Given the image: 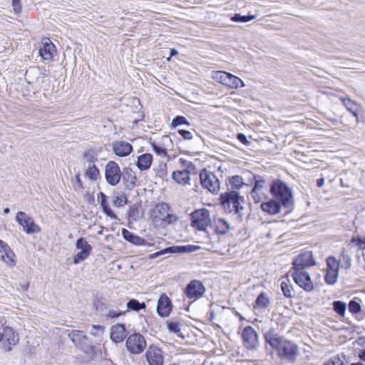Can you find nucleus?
I'll list each match as a JSON object with an SVG mask.
<instances>
[{"label": "nucleus", "mask_w": 365, "mask_h": 365, "mask_svg": "<svg viewBox=\"0 0 365 365\" xmlns=\"http://www.w3.org/2000/svg\"><path fill=\"white\" fill-rule=\"evenodd\" d=\"M269 304V297L264 293H261L256 299L255 308L264 309L267 307Z\"/></svg>", "instance_id": "f704fd0d"}, {"label": "nucleus", "mask_w": 365, "mask_h": 365, "mask_svg": "<svg viewBox=\"0 0 365 365\" xmlns=\"http://www.w3.org/2000/svg\"><path fill=\"white\" fill-rule=\"evenodd\" d=\"M153 170H155L156 175L162 179H163L168 175L166 163L160 162L158 168H154Z\"/></svg>", "instance_id": "de8ad7c7"}, {"label": "nucleus", "mask_w": 365, "mask_h": 365, "mask_svg": "<svg viewBox=\"0 0 365 365\" xmlns=\"http://www.w3.org/2000/svg\"><path fill=\"white\" fill-rule=\"evenodd\" d=\"M177 132L182 138L183 140H188L193 138L192 133L187 130L178 129Z\"/></svg>", "instance_id": "4d7b16f0"}, {"label": "nucleus", "mask_w": 365, "mask_h": 365, "mask_svg": "<svg viewBox=\"0 0 365 365\" xmlns=\"http://www.w3.org/2000/svg\"><path fill=\"white\" fill-rule=\"evenodd\" d=\"M333 309L336 313L340 316H344L346 305L344 302L341 301H335L333 302Z\"/></svg>", "instance_id": "a18cd8bd"}, {"label": "nucleus", "mask_w": 365, "mask_h": 365, "mask_svg": "<svg viewBox=\"0 0 365 365\" xmlns=\"http://www.w3.org/2000/svg\"><path fill=\"white\" fill-rule=\"evenodd\" d=\"M121 178L125 190L132 191L138 185L136 173L130 167H125L123 169Z\"/></svg>", "instance_id": "ddd939ff"}, {"label": "nucleus", "mask_w": 365, "mask_h": 365, "mask_svg": "<svg viewBox=\"0 0 365 365\" xmlns=\"http://www.w3.org/2000/svg\"><path fill=\"white\" fill-rule=\"evenodd\" d=\"M153 160V155L149 153H145L138 156L135 164L140 171H145L150 168Z\"/></svg>", "instance_id": "4be33fe9"}, {"label": "nucleus", "mask_w": 365, "mask_h": 365, "mask_svg": "<svg viewBox=\"0 0 365 365\" xmlns=\"http://www.w3.org/2000/svg\"><path fill=\"white\" fill-rule=\"evenodd\" d=\"M0 259L8 265L13 266L15 264L16 256L14 252H0Z\"/></svg>", "instance_id": "ea45409f"}, {"label": "nucleus", "mask_w": 365, "mask_h": 365, "mask_svg": "<svg viewBox=\"0 0 365 365\" xmlns=\"http://www.w3.org/2000/svg\"><path fill=\"white\" fill-rule=\"evenodd\" d=\"M334 365H347L348 361L344 354H339L331 357Z\"/></svg>", "instance_id": "8fccbe9b"}, {"label": "nucleus", "mask_w": 365, "mask_h": 365, "mask_svg": "<svg viewBox=\"0 0 365 365\" xmlns=\"http://www.w3.org/2000/svg\"><path fill=\"white\" fill-rule=\"evenodd\" d=\"M252 178L255 180V186L252 187V192L266 190L267 182L264 177L254 175Z\"/></svg>", "instance_id": "c85d7f7f"}, {"label": "nucleus", "mask_w": 365, "mask_h": 365, "mask_svg": "<svg viewBox=\"0 0 365 365\" xmlns=\"http://www.w3.org/2000/svg\"><path fill=\"white\" fill-rule=\"evenodd\" d=\"M89 252H78L73 257V263L78 264L88 257Z\"/></svg>", "instance_id": "bf43d9fd"}, {"label": "nucleus", "mask_w": 365, "mask_h": 365, "mask_svg": "<svg viewBox=\"0 0 365 365\" xmlns=\"http://www.w3.org/2000/svg\"><path fill=\"white\" fill-rule=\"evenodd\" d=\"M85 176L91 181H96L100 177V170L96 164L88 165V167L85 172Z\"/></svg>", "instance_id": "cd10ccee"}, {"label": "nucleus", "mask_w": 365, "mask_h": 365, "mask_svg": "<svg viewBox=\"0 0 365 365\" xmlns=\"http://www.w3.org/2000/svg\"><path fill=\"white\" fill-rule=\"evenodd\" d=\"M179 220L178 215L172 213H167L164 218H163V222L165 224L170 225L176 222Z\"/></svg>", "instance_id": "5fc2aeb1"}, {"label": "nucleus", "mask_w": 365, "mask_h": 365, "mask_svg": "<svg viewBox=\"0 0 365 365\" xmlns=\"http://www.w3.org/2000/svg\"><path fill=\"white\" fill-rule=\"evenodd\" d=\"M56 46L51 41L50 39H46L42 42V46L38 50L39 56L43 59L47 61L53 60L54 55L56 53Z\"/></svg>", "instance_id": "f3484780"}, {"label": "nucleus", "mask_w": 365, "mask_h": 365, "mask_svg": "<svg viewBox=\"0 0 365 365\" xmlns=\"http://www.w3.org/2000/svg\"><path fill=\"white\" fill-rule=\"evenodd\" d=\"M262 210L270 215H276L280 212L281 205L276 200H269L261 204Z\"/></svg>", "instance_id": "393cba45"}, {"label": "nucleus", "mask_w": 365, "mask_h": 365, "mask_svg": "<svg viewBox=\"0 0 365 365\" xmlns=\"http://www.w3.org/2000/svg\"><path fill=\"white\" fill-rule=\"evenodd\" d=\"M127 308L133 311H139L145 308L144 302L140 303L137 299H133L128 302Z\"/></svg>", "instance_id": "a19ab883"}, {"label": "nucleus", "mask_w": 365, "mask_h": 365, "mask_svg": "<svg viewBox=\"0 0 365 365\" xmlns=\"http://www.w3.org/2000/svg\"><path fill=\"white\" fill-rule=\"evenodd\" d=\"M150 145L153 148V152L156 155L160 157L168 156V150L164 146L155 143V141L151 142Z\"/></svg>", "instance_id": "e433bc0d"}, {"label": "nucleus", "mask_w": 365, "mask_h": 365, "mask_svg": "<svg viewBox=\"0 0 365 365\" xmlns=\"http://www.w3.org/2000/svg\"><path fill=\"white\" fill-rule=\"evenodd\" d=\"M120 314H121L120 312H116V311H113V310H110V311L108 312V313L106 314V317L108 319H113V318L118 317Z\"/></svg>", "instance_id": "69168bd1"}, {"label": "nucleus", "mask_w": 365, "mask_h": 365, "mask_svg": "<svg viewBox=\"0 0 365 365\" xmlns=\"http://www.w3.org/2000/svg\"><path fill=\"white\" fill-rule=\"evenodd\" d=\"M190 225L198 231L207 234V228L211 225L210 211L206 208L195 210L190 215Z\"/></svg>", "instance_id": "20e7f679"}, {"label": "nucleus", "mask_w": 365, "mask_h": 365, "mask_svg": "<svg viewBox=\"0 0 365 365\" xmlns=\"http://www.w3.org/2000/svg\"><path fill=\"white\" fill-rule=\"evenodd\" d=\"M104 175L109 185L116 186L121 180L122 171L115 161L110 160L105 166Z\"/></svg>", "instance_id": "0eeeda50"}, {"label": "nucleus", "mask_w": 365, "mask_h": 365, "mask_svg": "<svg viewBox=\"0 0 365 365\" xmlns=\"http://www.w3.org/2000/svg\"><path fill=\"white\" fill-rule=\"evenodd\" d=\"M145 358L149 365H163L164 362L163 351L155 345H150L148 348Z\"/></svg>", "instance_id": "f8f14e48"}, {"label": "nucleus", "mask_w": 365, "mask_h": 365, "mask_svg": "<svg viewBox=\"0 0 365 365\" xmlns=\"http://www.w3.org/2000/svg\"><path fill=\"white\" fill-rule=\"evenodd\" d=\"M83 198L89 204L93 203L95 200L93 195L90 194L88 191L84 195Z\"/></svg>", "instance_id": "338daca9"}, {"label": "nucleus", "mask_w": 365, "mask_h": 365, "mask_svg": "<svg viewBox=\"0 0 365 365\" xmlns=\"http://www.w3.org/2000/svg\"><path fill=\"white\" fill-rule=\"evenodd\" d=\"M2 335V345L6 351H10L12 346H15L19 342V335L11 327H5Z\"/></svg>", "instance_id": "4468645a"}, {"label": "nucleus", "mask_w": 365, "mask_h": 365, "mask_svg": "<svg viewBox=\"0 0 365 365\" xmlns=\"http://www.w3.org/2000/svg\"><path fill=\"white\" fill-rule=\"evenodd\" d=\"M199 249L200 247L197 245H187L181 246L167 247L160 250L159 251H196Z\"/></svg>", "instance_id": "7c9ffc66"}, {"label": "nucleus", "mask_w": 365, "mask_h": 365, "mask_svg": "<svg viewBox=\"0 0 365 365\" xmlns=\"http://www.w3.org/2000/svg\"><path fill=\"white\" fill-rule=\"evenodd\" d=\"M12 7L16 14H19L21 12L22 6L21 0H11Z\"/></svg>", "instance_id": "680f3d73"}, {"label": "nucleus", "mask_w": 365, "mask_h": 365, "mask_svg": "<svg viewBox=\"0 0 365 365\" xmlns=\"http://www.w3.org/2000/svg\"><path fill=\"white\" fill-rule=\"evenodd\" d=\"M205 287L200 280H192L185 287L184 294L192 301L201 298L205 293Z\"/></svg>", "instance_id": "9b49d317"}, {"label": "nucleus", "mask_w": 365, "mask_h": 365, "mask_svg": "<svg viewBox=\"0 0 365 365\" xmlns=\"http://www.w3.org/2000/svg\"><path fill=\"white\" fill-rule=\"evenodd\" d=\"M315 261L312 256V252H302L300 254L293 263L294 269L303 270L304 268L315 265Z\"/></svg>", "instance_id": "dca6fc26"}, {"label": "nucleus", "mask_w": 365, "mask_h": 365, "mask_svg": "<svg viewBox=\"0 0 365 365\" xmlns=\"http://www.w3.org/2000/svg\"><path fill=\"white\" fill-rule=\"evenodd\" d=\"M170 209V206L166 202H160L158 203L155 205V218H160L162 219L165 217V216L167 215L168 210Z\"/></svg>", "instance_id": "c756f323"}, {"label": "nucleus", "mask_w": 365, "mask_h": 365, "mask_svg": "<svg viewBox=\"0 0 365 365\" xmlns=\"http://www.w3.org/2000/svg\"><path fill=\"white\" fill-rule=\"evenodd\" d=\"M273 196L279 200L282 205L286 209V213L290 212L294 207V199L291 189L281 180H275L270 187Z\"/></svg>", "instance_id": "7ed1b4c3"}, {"label": "nucleus", "mask_w": 365, "mask_h": 365, "mask_svg": "<svg viewBox=\"0 0 365 365\" xmlns=\"http://www.w3.org/2000/svg\"><path fill=\"white\" fill-rule=\"evenodd\" d=\"M212 78L217 82L230 88H237L245 86V83L241 78L224 71H214Z\"/></svg>", "instance_id": "39448f33"}, {"label": "nucleus", "mask_w": 365, "mask_h": 365, "mask_svg": "<svg viewBox=\"0 0 365 365\" xmlns=\"http://www.w3.org/2000/svg\"><path fill=\"white\" fill-rule=\"evenodd\" d=\"M103 327L100 325H92L90 333L93 336H100L103 334Z\"/></svg>", "instance_id": "6e6d98bb"}, {"label": "nucleus", "mask_w": 365, "mask_h": 365, "mask_svg": "<svg viewBox=\"0 0 365 365\" xmlns=\"http://www.w3.org/2000/svg\"><path fill=\"white\" fill-rule=\"evenodd\" d=\"M172 304L165 294L160 295L158 301L157 312L162 317H168L171 311Z\"/></svg>", "instance_id": "a211bd4d"}, {"label": "nucleus", "mask_w": 365, "mask_h": 365, "mask_svg": "<svg viewBox=\"0 0 365 365\" xmlns=\"http://www.w3.org/2000/svg\"><path fill=\"white\" fill-rule=\"evenodd\" d=\"M344 106L346 107V108L351 113L354 109H356L358 105L356 103L355 101H352L349 98H341Z\"/></svg>", "instance_id": "864d4df0"}, {"label": "nucleus", "mask_w": 365, "mask_h": 365, "mask_svg": "<svg viewBox=\"0 0 365 365\" xmlns=\"http://www.w3.org/2000/svg\"><path fill=\"white\" fill-rule=\"evenodd\" d=\"M0 251H11L10 247L3 240H0Z\"/></svg>", "instance_id": "774afa93"}, {"label": "nucleus", "mask_w": 365, "mask_h": 365, "mask_svg": "<svg viewBox=\"0 0 365 365\" xmlns=\"http://www.w3.org/2000/svg\"><path fill=\"white\" fill-rule=\"evenodd\" d=\"M266 341L277 351L281 359L289 361H294L298 354V348L294 343L283 339L277 334H270L265 336Z\"/></svg>", "instance_id": "f257e3e1"}, {"label": "nucleus", "mask_w": 365, "mask_h": 365, "mask_svg": "<svg viewBox=\"0 0 365 365\" xmlns=\"http://www.w3.org/2000/svg\"><path fill=\"white\" fill-rule=\"evenodd\" d=\"M15 220L28 235L38 233L41 231V227L25 212L19 211L16 215Z\"/></svg>", "instance_id": "6e6552de"}, {"label": "nucleus", "mask_w": 365, "mask_h": 365, "mask_svg": "<svg viewBox=\"0 0 365 365\" xmlns=\"http://www.w3.org/2000/svg\"><path fill=\"white\" fill-rule=\"evenodd\" d=\"M147 342L145 337L139 333L130 334L126 339L127 350L133 354H140L146 348Z\"/></svg>", "instance_id": "423d86ee"}, {"label": "nucleus", "mask_w": 365, "mask_h": 365, "mask_svg": "<svg viewBox=\"0 0 365 365\" xmlns=\"http://www.w3.org/2000/svg\"><path fill=\"white\" fill-rule=\"evenodd\" d=\"M281 289L286 297L292 298L294 296V289L291 281L288 277L282 278L281 282Z\"/></svg>", "instance_id": "bb28decb"}, {"label": "nucleus", "mask_w": 365, "mask_h": 365, "mask_svg": "<svg viewBox=\"0 0 365 365\" xmlns=\"http://www.w3.org/2000/svg\"><path fill=\"white\" fill-rule=\"evenodd\" d=\"M182 170L184 172L187 173V174L190 177L191 174H196L197 173L196 166H195V165L192 162H190V164H188V165L185 168L182 169Z\"/></svg>", "instance_id": "052dcab7"}, {"label": "nucleus", "mask_w": 365, "mask_h": 365, "mask_svg": "<svg viewBox=\"0 0 365 365\" xmlns=\"http://www.w3.org/2000/svg\"><path fill=\"white\" fill-rule=\"evenodd\" d=\"M237 139L242 143L245 145L249 144V140H247V136L242 133H239L237 135Z\"/></svg>", "instance_id": "0e129e2a"}, {"label": "nucleus", "mask_w": 365, "mask_h": 365, "mask_svg": "<svg viewBox=\"0 0 365 365\" xmlns=\"http://www.w3.org/2000/svg\"><path fill=\"white\" fill-rule=\"evenodd\" d=\"M350 249L365 250V240L353 237L349 244Z\"/></svg>", "instance_id": "58836bf2"}, {"label": "nucleus", "mask_w": 365, "mask_h": 365, "mask_svg": "<svg viewBox=\"0 0 365 365\" xmlns=\"http://www.w3.org/2000/svg\"><path fill=\"white\" fill-rule=\"evenodd\" d=\"M110 339L115 343L122 342L126 337V329L122 324H116L110 327Z\"/></svg>", "instance_id": "6ab92c4d"}, {"label": "nucleus", "mask_w": 365, "mask_h": 365, "mask_svg": "<svg viewBox=\"0 0 365 365\" xmlns=\"http://www.w3.org/2000/svg\"><path fill=\"white\" fill-rule=\"evenodd\" d=\"M230 230L229 223L222 218L218 219V225L217 226L216 231L217 233L224 235Z\"/></svg>", "instance_id": "79ce46f5"}, {"label": "nucleus", "mask_w": 365, "mask_h": 365, "mask_svg": "<svg viewBox=\"0 0 365 365\" xmlns=\"http://www.w3.org/2000/svg\"><path fill=\"white\" fill-rule=\"evenodd\" d=\"M123 237L128 242L135 245H142L145 243V240L135 235V233L128 231L125 228L121 230Z\"/></svg>", "instance_id": "5701e85b"}, {"label": "nucleus", "mask_w": 365, "mask_h": 365, "mask_svg": "<svg viewBox=\"0 0 365 365\" xmlns=\"http://www.w3.org/2000/svg\"><path fill=\"white\" fill-rule=\"evenodd\" d=\"M96 155V152L93 149L88 150L83 154V158L86 160L88 165L95 164V162L97 160Z\"/></svg>", "instance_id": "49530a36"}, {"label": "nucleus", "mask_w": 365, "mask_h": 365, "mask_svg": "<svg viewBox=\"0 0 365 365\" xmlns=\"http://www.w3.org/2000/svg\"><path fill=\"white\" fill-rule=\"evenodd\" d=\"M41 73V69L39 67H30L26 72V81L28 83H32L31 79L33 77L38 78V76Z\"/></svg>", "instance_id": "473e14b6"}, {"label": "nucleus", "mask_w": 365, "mask_h": 365, "mask_svg": "<svg viewBox=\"0 0 365 365\" xmlns=\"http://www.w3.org/2000/svg\"><path fill=\"white\" fill-rule=\"evenodd\" d=\"M242 337L243 339L245 345L247 349H250L251 347V327L247 326L246 327L242 334Z\"/></svg>", "instance_id": "c03bdc74"}, {"label": "nucleus", "mask_w": 365, "mask_h": 365, "mask_svg": "<svg viewBox=\"0 0 365 365\" xmlns=\"http://www.w3.org/2000/svg\"><path fill=\"white\" fill-rule=\"evenodd\" d=\"M349 310L353 314H356L360 312L361 306L358 302L352 300L349 304Z\"/></svg>", "instance_id": "13d9d810"}, {"label": "nucleus", "mask_w": 365, "mask_h": 365, "mask_svg": "<svg viewBox=\"0 0 365 365\" xmlns=\"http://www.w3.org/2000/svg\"><path fill=\"white\" fill-rule=\"evenodd\" d=\"M219 200L225 212H233L237 215V217L240 220H242L241 211L244 209L243 205L245 203V199L243 195H241L240 191L230 190L222 192Z\"/></svg>", "instance_id": "f03ea898"}, {"label": "nucleus", "mask_w": 365, "mask_h": 365, "mask_svg": "<svg viewBox=\"0 0 365 365\" xmlns=\"http://www.w3.org/2000/svg\"><path fill=\"white\" fill-rule=\"evenodd\" d=\"M172 179L177 183L185 185L190 184V177L182 170H175L172 173Z\"/></svg>", "instance_id": "a878e982"}, {"label": "nucleus", "mask_w": 365, "mask_h": 365, "mask_svg": "<svg viewBox=\"0 0 365 365\" xmlns=\"http://www.w3.org/2000/svg\"><path fill=\"white\" fill-rule=\"evenodd\" d=\"M182 125L190 126V123L185 116L178 115L173 118L170 127L171 128H176L178 126Z\"/></svg>", "instance_id": "72a5a7b5"}, {"label": "nucleus", "mask_w": 365, "mask_h": 365, "mask_svg": "<svg viewBox=\"0 0 365 365\" xmlns=\"http://www.w3.org/2000/svg\"><path fill=\"white\" fill-rule=\"evenodd\" d=\"M127 218L132 219L133 220H136L137 217L138 215V207L136 205H132L129 207V209L127 212Z\"/></svg>", "instance_id": "3c124183"}, {"label": "nucleus", "mask_w": 365, "mask_h": 365, "mask_svg": "<svg viewBox=\"0 0 365 365\" xmlns=\"http://www.w3.org/2000/svg\"><path fill=\"white\" fill-rule=\"evenodd\" d=\"M340 260L341 259H338L335 257H328L327 259V269L339 272Z\"/></svg>", "instance_id": "c9c22d12"}, {"label": "nucleus", "mask_w": 365, "mask_h": 365, "mask_svg": "<svg viewBox=\"0 0 365 365\" xmlns=\"http://www.w3.org/2000/svg\"><path fill=\"white\" fill-rule=\"evenodd\" d=\"M168 329L174 333H178L180 331V324L178 322H170L168 325Z\"/></svg>", "instance_id": "e2e57ef3"}, {"label": "nucleus", "mask_w": 365, "mask_h": 365, "mask_svg": "<svg viewBox=\"0 0 365 365\" xmlns=\"http://www.w3.org/2000/svg\"><path fill=\"white\" fill-rule=\"evenodd\" d=\"M200 180L203 188L207 189L212 193H217L220 190V180L206 168L201 170Z\"/></svg>", "instance_id": "1a4fd4ad"}, {"label": "nucleus", "mask_w": 365, "mask_h": 365, "mask_svg": "<svg viewBox=\"0 0 365 365\" xmlns=\"http://www.w3.org/2000/svg\"><path fill=\"white\" fill-rule=\"evenodd\" d=\"M76 249L81 251H91L92 247L88 243L83 237H80L77 240L76 243Z\"/></svg>", "instance_id": "37998d69"}, {"label": "nucleus", "mask_w": 365, "mask_h": 365, "mask_svg": "<svg viewBox=\"0 0 365 365\" xmlns=\"http://www.w3.org/2000/svg\"><path fill=\"white\" fill-rule=\"evenodd\" d=\"M225 184L227 187V191L237 190L239 191L240 188L244 186H248V184L244 182L243 178L238 175H235L228 177L225 180Z\"/></svg>", "instance_id": "aec40b11"}, {"label": "nucleus", "mask_w": 365, "mask_h": 365, "mask_svg": "<svg viewBox=\"0 0 365 365\" xmlns=\"http://www.w3.org/2000/svg\"><path fill=\"white\" fill-rule=\"evenodd\" d=\"M339 277V272L330 271L327 269V274L325 275V282L329 285H334L337 282Z\"/></svg>", "instance_id": "4c0bfd02"}, {"label": "nucleus", "mask_w": 365, "mask_h": 365, "mask_svg": "<svg viewBox=\"0 0 365 365\" xmlns=\"http://www.w3.org/2000/svg\"><path fill=\"white\" fill-rule=\"evenodd\" d=\"M294 282L306 292H312L314 285L309 274L304 270L294 269L292 274Z\"/></svg>", "instance_id": "9d476101"}, {"label": "nucleus", "mask_w": 365, "mask_h": 365, "mask_svg": "<svg viewBox=\"0 0 365 365\" xmlns=\"http://www.w3.org/2000/svg\"><path fill=\"white\" fill-rule=\"evenodd\" d=\"M112 149L115 155L121 158L128 156L133 151V145L123 140L113 141Z\"/></svg>", "instance_id": "2eb2a0df"}, {"label": "nucleus", "mask_w": 365, "mask_h": 365, "mask_svg": "<svg viewBox=\"0 0 365 365\" xmlns=\"http://www.w3.org/2000/svg\"><path fill=\"white\" fill-rule=\"evenodd\" d=\"M69 338L76 346L83 347L86 344L87 336L81 331H72L68 334Z\"/></svg>", "instance_id": "b1692460"}, {"label": "nucleus", "mask_w": 365, "mask_h": 365, "mask_svg": "<svg viewBox=\"0 0 365 365\" xmlns=\"http://www.w3.org/2000/svg\"><path fill=\"white\" fill-rule=\"evenodd\" d=\"M73 189L76 191H77V192L81 191V190H83L84 189V187H83V182H82L81 178L80 173H77L75 175V178L73 180Z\"/></svg>", "instance_id": "603ef678"}, {"label": "nucleus", "mask_w": 365, "mask_h": 365, "mask_svg": "<svg viewBox=\"0 0 365 365\" xmlns=\"http://www.w3.org/2000/svg\"><path fill=\"white\" fill-rule=\"evenodd\" d=\"M231 20L234 22L245 23L251 21V13L248 12L247 15H241L240 14H235Z\"/></svg>", "instance_id": "09e8293b"}, {"label": "nucleus", "mask_w": 365, "mask_h": 365, "mask_svg": "<svg viewBox=\"0 0 365 365\" xmlns=\"http://www.w3.org/2000/svg\"><path fill=\"white\" fill-rule=\"evenodd\" d=\"M128 202V196L124 192H118L117 195L113 197L112 204L115 207H120L127 205Z\"/></svg>", "instance_id": "2f4dec72"}, {"label": "nucleus", "mask_w": 365, "mask_h": 365, "mask_svg": "<svg viewBox=\"0 0 365 365\" xmlns=\"http://www.w3.org/2000/svg\"><path fill=\"white\" fill-rule=\"evenodd\" d=\"M98 197L101 198L100 203L103 213L110 219L120 220L115 212L110 208L107 195L103 192H100L98 193Z\"/></svg>", "instance_id": "412c9836"}]
</instances>
